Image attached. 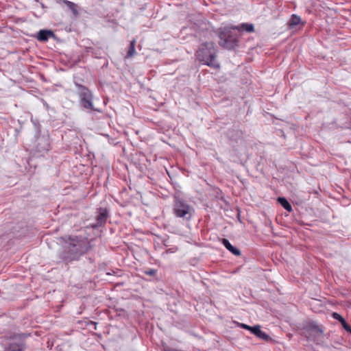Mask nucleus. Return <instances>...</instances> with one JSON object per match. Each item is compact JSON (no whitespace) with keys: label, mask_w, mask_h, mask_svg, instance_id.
<instances>
[{"label":"nucleus","mask_w":351,"mask_h":351,"mask_svg":"<svg viewBox=\"0 0 351 351\" xmlns=\"http://www.w3.org/2000/svg\"><path fill=\"white\" fill-rule=\"evenodd\" d=\"M241 328H244V329H246L247 330H250V332H252V330L253 328V326H250L245 324H242V323H238L237 324Z\"/></svg>","instance_id":"17"},{"label":"nucleus","mask_w":351,"mask_h":351,"mask_svg":"<svg viewBox=\"0 0 351 351\" xmlns=\"http://www.w3.org/2000/svg\"><path fill=\"white\" fill-rule=\"evenodd\" d=\"M75 86L77 88V91L82 106L86 110L99 112V110L94 108L93 102V95L90 90L88 88L77 83L75 84Z\"/></svg>","instance_id":"3"},{"label":"nucleus","mask_w":351,"mask_h":351,"mask_svg":"<svg viewBox=\"0 0 351 351\" xmlns=\"http://www.w3.org/2000/svg\"><path fill=\"white\" fill-rule=\"evenodd\" d=\"M233 29H237L239 31L245 30L247 32H253L254 30V25L251 23H242L238 27H234Z\"/></svg>","instance_id":"11"},{"label":"nucleus","mask_w":351,"mask_h":351,"mask_svg":"<svg viewBox=\"0 0 351 351\" xmlns=\"http://www.w3.org/2000/svg\"><path fill=\"white\" fill-rule=\"evenodd\" d=\"M194 210L192 207L182 202H177V217H182L186 220H189L192 217Z\"/></svg>","instance_id":"6"},{"label":"nucleus","mask_w":351,"mask_h":351,"mask_svg":"<svg viewBox=\"0 0 351 351\" xmlns=\"http://www.w3.org/2000/svg\"><path fill=\"white\" fill-rule=\"evenodd\" d=\"M222 243L225 246V247L227 250H228L230 252H232L234 255L239 256L241 254V252L239 251V250L232 246L228 239H223Z\"/></svg>","instance_id":"10"},{"label":"nucleus","mask_w":351,"mask_h":351,"mask_svg":"<svg viewBox=\"0 0 351 351\" xmlns=\"http://www.w3.org/2000/svg\"><path fill=\"white\" fill-rule=\"evenodd\" d=\"M173 212L176 213V207L173 208Z\"/></svg>","instance_id":"21"},{"label":"nucleus","mask_w":351,"mask_h":351,"mask_svg":"<svg viewBox=\"0 0 351 351\" xmlns=\"http://www.w3.org/2000/svg\"><path fill=\"white\" fill-rule=\"evenodd\" d=\"M341 324L346 330L351 333V327L346 323L345 319L342 322H341Z\"/></svg>","instance_id":"18"},{"label":"nucleus","mask_w":351,"mask_h":351,"mask_svg":"<svg viewBox=\"0 0 351 351\" xmlns=\"http://www.w3.org/2000/svg\"><path fill=\"white\" fill-rule=\"evenodd\" d=\"M332 317L337 320H339L340 322H342L344 320L342 316L337 313H333Z\"/></svg>","instance_id":"16"},{"label":"nucleus","mask_w":351,"mask_h":351,"mask_svg":"<svg viewBox=\"0 0 351 351\" xmlns=\"http://www.w3.org/2000/svg\"><path fill=\"white\" fill-rule=\"evenodd\" d=\"M251 332L255 335L259 339L265 341H268L270 339L267 334L261 330V326L258 325L253 326Z\"/></svg>","instance_id":"8"},{"label":"nucleus","mask_w":351,"mask_h":351,"mask_svg":"<svg viewBox=\"0 0 351 351\" xmlns=\"http://www.w3.org/2000/svg\"><path fill=\"white\" fill-rule=\"evenodd\" d=\"M234 27H226L219 33V45L228 49H233L237 44L238 38L232 29Z\"/></svg>","instance_id":"4"},{"label":"nucleus","mask_w":351,"mask_h":351,"mask_svg":"<svg viewBox=\"0 0 351 351\" xmlns=\"http://www.w3.org/2000/svg\"><path fill=\"white\" fill-rule=\"evenodd\" d=\"M145 273L149 276H154L156 273V271L155 269H151L145 271Z\"/></svg>","instance_id":"19"},{"label":"nucleus","mask_w":351,"mask_h":351,"mask_svg":"<svg viewBox=\"0 0 351 351\" xmlns=\"http://www.w3.org/2000/svg\"><path fill=\"white\" fill-rule=\"evenodd\" d=\"M108 217V213L106 208H100L98 210L97 215L96 216V223L91 224L93 228H97L99 226H103Z\"/></svg>","instance_id":"7"},{"label":"nucleus","mask_w":351,"mask_h":351,"mask_svg":"<svg viewBox=\"0 0 351 351\" xmlns=\"http://www.w3.org/2000/svg\"><path fill=\"white\" fill-rule=\"evenodd\" d=\"M216 52L213 43H204L197 51V58L203 64L212 68L218 69L219 64L216 60Z\"/></svg>","instance_id":"2"},{"label":"nucleus","mask_w":351,"mask_h":351,"mask_svg":"<svg viewBox=\"0 0 351 351\" xmlns=\"http://www.w3.org/2000/svg\"><path fill=\"white\" fill-rule=\"evenodd\" d=\"M54 36V34L51 30L42 29L38 33L37 38L40 41H47L50 37Z\"/></svg>","instance_id":"9"},{"label":"nucleus","mask_w":351,"mask_h":351,"mask_svg":"<svg viewBox=\"0 0 351 351\" xmlns=\"http://www.w3.org/2000/svg\"><path fill=\"white\" fill-rule=\"evenodd\" d=\"M164 351H175L173 349H170L166 346H163Z\"/></svg>","instance_id":"20"},{"label":"nucleus","mask_w":351,"mask_h":351,"mask_svg":"<svg viewBox=\"0 0 351 351\" xmlns=\"http://www.w3.org/2000/svg\"><path fill=\"white\" fill-rule=\"evenodd\" d=\"M301 21V19L300 16L297 15H293L291 19L289 21V25L291 27H295L298 25Z\"/></svg>","instance_id":"15"},{"label":"nucleus","mask_w":351,"mask_h":351,"mask_svg":"<svg viewBox=\"0 0 351 351\" xmlns=\"http://www.w3.org/2000/svg\"><path fill=\"white\" fill-rule=\"evenodd\" d=\"M278 202L281 204V206L287 211H291L292 208L291 204L285 197H278Z\"/></svg>","instance_id":"13"},{"label":"nucleus","mask_w":351,"mask_h":351,"mask_svg":"<svg viewBox=\"0 0 351 351\" xmlns=\"http://www.w3.org/2000/svg\"><path fill=\"white\" fill-rule=\"evenodd\" d=\"M89 249L88 241L82 237H69V242L60 253V257L62 261L69 263L78 259Z\"/></svg>","instance_id":"1"},{"label":"nucleus","mask_w":351,"mask_h":351,"mask_svg":"<svg viewBox=\"0 0 351 351\" xmlns=\"http://www.w3.org/2000/svg\"><path fill=\"white\" fill-rule=\"evenodd\" d=\"M135 45H136V40H133L130 42V47L128 51V53L126 54L125 58H129L132 57L135 53Z\"/></svg>","instance_id":"14"},{"label":"nucleus","mask_w":351,"mask_h":351,"mask_svg":"<svg viewBox=\"0 0 351 351\" xmlns=\"http://www.w3.org/2000/svg\"><path fill=\"white\" fill-rule=\"evenodd\" d=\"M25 334L14 335L11 338L5 347L6 351H24L26 348L25 338L27 337Z\"/></svg>","instance_id":"5"},{"label":"nucleus","mask_w":351,"mask_h":351,"mask_svg":"<svg viewBox=\"0 0 351 351\" xmlns=\"http://www.w3.org/2000/svg\"><path fill=\"white\" fill-rule=\"evenodd\" d=\"M63 3L71 10L73 14L77 16L78 15V11L77 10V5L71 1L67 0H63Z\"/></svg>","instance_id":"12"}]
</instances>
